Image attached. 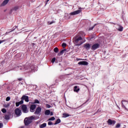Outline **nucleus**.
I'll use <instances>...</instances> for the list:
<instances>
[{"instance_id": "f257e3e1", "label": "nucleus", "mask_w": 128, "mask_h": 128, "mask_svg": "<svg viewBox=\"0 0 128 128\" xmlns=\"http://www.w3.org/2000/svg\"><path fill=\"white\" fill-rule=\"evenodd\" d=\"M26 70V72H36L38 70L36 67L34 66L30 67V65L26 64L24 66H17L15 68V70Z\"/></svg>"}, {"instance_id": "f03ea898", "label": "nucleus", "mask_w": 128, "mask_h": 128, "mask_svg": "<svg viewBox=\"0 0 128 128\" xmlns=\"http://www.w3.org/2000/svg\"><path fill=\"white\" fill-rule=\"evenodd\" d=\"M38 116H32L29 118H26L24 120V123L25 126H28L31 122H32L34 120H38Z\"/></svg>"}, {"instance_id": "7ed1b4c3", "label": "nucleus", "mask_w": 128, "mask_h": 128, "mask_svg": "<svg viewBox=\"0 0 128 128\" xmlns=\"http://www.w3.org/2000/svg\"><path fill=\"white\" fill-rule=\"evenodd\" d=\"M74 44L76 46H81V44H84V42H82V37L76 38Z\"/></svg>"}, {"instance_id": "20e7f679", "label": "nucleus", "mask_w": 128, "mask_h": 128, "mask_svg": "<svg viewBox=\"0 0 128 128\" xmlns=\"http://www.w3.org/2000/svg\"><path fill=\"white\" fill-rule=\"evenodd\" d=\"M82 8H79V10L72 12L71 13H70V16H76V14H80V12H82Z\"/></svg>"}, {"instance_id": "39448f33", "label": "nucleus", "mask_w": 128, "mask_h": 128, "mask_svg": "<svg viewBox=\"0 0 128 128\" xmlns=\"http://www.w3.org/2000/svg\"><path fill=\"white\" fill-rule=\"evenodd\" d=\"M22 110L24 114H28V107L26 106V105L23 104L22 106Z\"/></svg>"}, {"instance_id": "423d86ee", "label": "nucleus", "mask_w": 128, "mask_h": 128, "mask_svg": "<svg viewBox=\"0 0 128 128\" xmlns=\"http://www.w3.org/2000/svg\"><path fill=\"white\" fill-rule=\"evenodd\" d=\"M98 48H100V44L96 43L92 46L91 50H98Z\"/></svg>"}, {"instance_id": "0eeeda50", "label": "nucleus", "mask_w": 128, "mask_h": 128, "mask_svg": "<svg viewBox=\"0 0 128 128\" xmlns=\"http://www.w3.org/2000/svg\"><path fill=\"white\" fill-rule=\"evenodd\" d=\"M14 113H15V114H16V116H22V110H20V109L18 108H16L15 110Z\"/></svg>"}, {"instance_id": "6e6552de", "label": "nucleus", "mask_w": 128, "mask_h": 128, "mask_svg": "<svg viewBox=\"0 0 128 128\" xmlns=\"http://www.w3.org/2000/svg\"><path fill=\"white\" fill-rule=\"evenodd\" d=\"M41 112H42V108L40 107H38L36 108L34 112V114H40Z\"/></svg>"}, {"instance_id": "1a4fd4ad", "label": "nucleus", "mask_w": 128, "mask_h": 128, "mask_svg": "<svg viewBox=\"0 0 128 128\" xmlns=\"http://www.w3.org/2000/svg\"><path fill=\"white\" fill-rule=\"evenodd\" d=\"M22 100H25L26 102H30V100H28V96H26L25 95H24L22 98Z\"/></svg>"}, {"instance_id": "9d476101", "label": "nucleus", "mask_w": 128, "mask_h": 128, "mask_svg": "<svg viewBox=\"0 0 128 128\" xmlns=\"http://www.w3.org/2000/svg\"><path fill=\"white\" fill-rule=\"evenodd\" d=\"M78 64L81 66H88V62L86 61H81L78 62Z\"/></svg>"}, {"instance_id": "9b49d317", "label": "nucleus", "mask_w": 128, "mask_h": 128, "mask_svg": "<svg viewBox=\"0 0 128 128\" xmlns=\"http://www.w3.org/2000/svg\"><path fill=\"white\" fill-rule=\"evenodd\" d=\"M116 120H112L111 119H108V124L112 126V124H116Z\"/></svg>"}, {"instance_id": "f8f14e48", "label": "nucleus", "mask_w": 128, "mask_h": 128, "mask_svg": "<svg viewBox=\"0 0 128 128\" xmlns=\"http://www.w3.org/2000/svg\"><path fill=\"white\" fill-rule=\"evenodd\" d=\"M36 104L31 105V106L30 107V112H34V110H36Z\"/></svg>"}, {"instance_id": "ddd939ff", "label": "nucleus", "mask_w": 128, "mask_h": 128, "mask_svg": "<svg viewBox=\"0 0 128 128\" xmlns=\"http://www.w3.org/2000/svg\"><path fill=\"white\" fill-rule=\"evenodd\" d=\"M84 46L87 50H88L90 48V44H84Z\"/></svg>"}, {"instance_id": "4468645a", "label": "nucleus", "mask_w": 128, "mask_h": 128, "mask_svg": "<svg viewBox=\"0 0 128 128\" xmlns=\"http://www.w3.org/2000/svg\"><path fill=\"white\" fill-rule=\"evenodd\" d=\"M24 104V100H22L19 102H16V106H20V104Z\"/></svg>"}, {"instance_id": "2eb2a0df", "label": "nucleus", "mask_w": 128, "mask_h": 128, "mask_svg": "<svg viewBox=\"0 0 128 128\" xmlns=\"http://www.w3.org/2000/svg\"><path fill=\"white\" fill-rule=\"evenodd\" d=\"M8 2H10V0H4L1 4L2 6H6V4Z\"/></svg>"}, {"instance_id": "dca6fc26", "label": "nucleus", "mask_w": 128, "mask_h": 128, "mask_svg": "<svg viewBox=\"0 0 128 128\" xmlns=\"http://www.w3.org/2000/svg\"><path fill=\"white\" fill-rule=\"evenodd\" d=\"M18 8H20V7L16 6L12 9L11 12H16V10H18Z\"/></svg>"}, {"instance_id": "f3484780", "label": "nucleus", "mask_w": 128, "mask_h": 128, "mask_svg": "<svg viewBox=\"0 0 128 128\" xmlns=\"http://www.w3.org/2000/svg\"><path fill=\"white\" fill-rule=\"evenodd\" d=\"M74 92H80V88H78V86H75L74 87Z\"/></svg>"}, {"instance_id": "a211bd4d", "label": "nucleus", "mask_w": 128, "mask_h": 128, "mask_svg": "<svg viewBox=\"0 0 128 128\" xmlns=\"http://www.w3.org/2000/svg\"><path fill=\"white\" fill-rule=\"evenodd\" d=\"M122 102H124V104H126V110H128V102L125 100H122Z\"/></svg>"}, {"instance_id": "6ab92c4d", "label": "nucleus", "mask_w": 128, "mask_h": 128, "mask_svg": "<svg viewBox=\"0 0 128 128\" xmlns=\"http://www.w3.org/2000/svg\"><path fill=\"white\" fill-rule=\"evenodd\" d=\"M46 123H44L42 124H40V128H46Z\"/></svg>"}, {"instance_id": "aec40b11", "label": "nucleus", "mask_w": 128, "mask_h": 128, "mask_svg": "<svg viewBox=\"0 0 128 128\" xmlns=\"http://www.w3.org/2000/svg\"><path fill=\"white\" fill-rule=\"evenodd\" d=\"M118 30H119V32H122L123 30H124V28H122V26H118Z\"/></svg>"}, {"instance_id": "412c9836", "label": "nucleus", "mask_w": 128, "mask_h": 128, "mask_svg": "<svg viewBox=\"0 0 128 128\" xmlns=\"http://www.w3.org/2000/svg\"><path fill=\"white\" fill-rule=\"evenodd\" d=\"M66 52V50H62L60 53L58 54V56H62V54H64V52Z\"/></svg>"}, {"instance_id": "4be33fe9", "label": "nucleus", "mask_w": 128, "mask_h": 128, "mask_svg": "<svg viewBox=\"0 0 128 128\" xmlns=\"http://www.w3.org/2000/svg\"><path fill=\"white\" fill-rule=\"evenodd\" d=\"M10 106V102H9L8 104H4V108H8Z\"/></svg>"}, {"instance_id": "5701e85b", "label": "nucleus", "mask_w": 128, "mask_h": 128, "mask_svg": "<svg viewBox=\"0 0 128 128\" xmlns=\"http://www.w3.org/2000/svg\"><path fill=\"white\" fill-rule=\"evenodd\" d=\"M50 114V110H46L45 111V114L46 116H49V114Z\"/></svg>"}, {"instance_id": "b1692460", "label": "nucleus", "mask_w": 128, "mask_h": 128, "mask_svg": "<svg viewBox=\"0 0 128 128\" xmlns=\"http://www.w3.org/2000/svg\"><path fill=\"white\" fill-rule=\"evenodd\" d=\"M68 116H70V114H63V118H68Z\"/></svg>"}, {"instance_id": "393cba45", "label": "nucleus", "mask_w": 128, "mask_h": 128, "mask_svg": "<svg viewBox=\"0 0 128 128\" xmlns=\"http://www.w3.org/2000/svg\"><path fill=\"white\" fill-rule=\"evenodd\" d=\"M60 119L58 118L56 120L54 124H60Z\"/></svg>"}, {"instance_id": "a878e982", "label": "nucleus", "mask_w": 128, "mask_h": 128, "mask_svg": "<svg viewBox=\"0 0 128 128\" xmlns=\"http://www.w3.org/2000/svg\"><path fill=\"white\" fill-rule=\"evenodd\" d=\"M122 108H125V110H126V106H124V102H122Z\"/></svg>"}, {"instance_id": "bb28decb", "label": "nucleus", "mask_w": 128, "mask_h": 128, "mask_svg": "<svg viewBox=\"0 0 128 128\" xmlns=\"http://www.w3.org/2000/svg\"><path fill=\"white\" fill-rule=\"evenodd\" d=\"M33 104H40V101L38 100L37 99H36L34 100V102H33Z\"/></svg>"}, {"instance_id": "cd10ccee", "label": "nucleus", "mask_w": 128, "mask_h": 128, "mask_svg": "<svg viewBox=\"0 0 128 128\" xmlns=\"http://www.w3.org/2000/svg\"><path fill=\"white\" fill-rule=\"evenodd\" d=\"M54 52H58V48H54Z\"/></svg>"}, {"instance_id": "c85d7f7f", "label": "nucleus", "mask_w": 128, "mask_h": 128, "mask_svg": "<svg viewBox=\"0 0 128 128\" xmlns=\"http://www.w3.org/2000/svg\"><path fill=\"white\" fill-rule=\"evenodd\" d=\"M2 112L3 114H6V108H2Z\"/></svg>"}, {"instance_id": "c756f323", "label": "nucleus", "mask_w": 128, "mask_h": 128, "mask_svg": "<svg viewBox=\"0 0 128 128\" xmlns=\"http://www.w3.org/2000/svg\"><path fill=\"white\" fill-rule=\"evenodd\" d=\"M4 118L5 120H10V116H8V115H6L4 116Z\"/></svg>"}, {"instance_id": "7c9ffc66", "label": "nucleus", "mask_w": 128, "mask_h": 128, "mask_svg": "<svg viewBox=\"0 0 128 128\" xmlns=\"http://www.w3.org/2000/svg\"><path fill=\"white\" fill-rule=\"evenodd\" d=\"M10 97L8 96L6 98V102H10Z\"/></svg>"}, {"instance_id": "2f4dec72", "label": "nucleus", "mask_w": 128, "mask_h": 128, "mask_svg": "<svg viewBox=\"0 0 128 128\" xmlns=\"http://www.w3.org/2000/svg\"><path fill=\"white\" fill-rule=\"evenodd\" d=\"M56 120V118L54 117H52L51 118L48 119V120Z\"/></svg>"}, {"instance_id": "473e14b6", "label": "nucleus", "mask_w": 128, "mask_h": 128, "mask_svg": "<svg viewBox=\"0 0 128 128\" xmlns=\"http://www.w3.org/2000/svg\"><path fill=\"white\" fill-rule=\"evenodd\" d=\"M116 128H120V123L117 124Z\"/></svg>"}, {"instance_id": "72a5a7b5", "label": "nucleus", "mask_w": 128, "mask_h": 128, "mask_svg": "<svg viewBox=\"0 0 128 128\" xmlns=\"http://www.w3.org/2000/svg\"><path fill=\"white\" fill-rule=\"evenodd\" d=\"M62 46L63 48H64L65 46H66V43H63V44H62Z\"/></svg>"}, {"instance_id": "f704fd0d", "label": "nucleus", "mask_w": 128, "mask_h": 128, "mask_svg": "<svg viewBox=\"0 0 128 128\" xmlns=\"http://www.w3.org/2000/svg\"><path fill=\"white\" fill-rule=\"evenodd\" d=\"M52 62L54 64V62H56V58H54L52 59Z\"/></svg>"}, {"instance_id": "c9c22d12", "label": "nucleus", "mask_w": 128, "mask_h": 128, "mask_svg": "<svg viewBox=\"0 0 128 128\" xmlns=\"http://www.w3.org/2000/svg\"><path fill=\"white\" fill-rule=\"evenodd\" d=\"M52 122H48V126H52Z\"/></svg>"}, {"instance_id": "e433bc0d", "label": "nucleus", "mask_w": 128, "mask_h": 128, "mask_svg": "<svg viewBox=\"0 0 128 128\" xmlns=\"http://www.w3.org/2000/svg\"><path fill=\"white\" fill-rule=\"evenodd\" d=\"M6 42V40H0V44H2V42Z\"/></svg>"}, {"instance_id": "4c0bfd02", "label": "nucleus", "mask_w": 128, "mask_h": 128, "mask_svg": "<svg viewBox=\"0 0 128 128\" xmlns=\"http://www.w3.org/2000/svg\"><path fill=\"white\" fill-rule=\"evenodd\" d=\"M94 26L90 28H89V30H94Z\"/></svg>"}, {"instance_id": "58836bf2", "label": "nucleus", "mask_w": 128, "mask_h": 128, "mask_svg": "<svg viewBox=\"0 0 128 128\" xmlns=\"http://www.w3.org/2000/svg\"><path fill=\"white\" fill-rule=\"evenodd\" d=\"M46 108H50V105L48 104H46Z\"/></svg>"}, {"instance_id": "ea45409f", "label": "nucleus", "mask_w": 128, "mask_h": 128, "mask_svg": "<svg viewBox=\"0 0 128 128\" xmlns=\"http://www.w3.org/2000/svg\"><path fill=\"white\" fill-rule=\"evenodd\" d=\"M4 126V124L2 123H0V128H2Z\"/></svg>"}, {"instance_id": "a19ab883", "label": "nucleus", "mask_w": 128, "mask_h": 128, "mask_svg": "<svg viewBox=\"0 0 128 128\" xmlns=\"http://www.w3.org/2000/svg\"><path fill=\"white\" fill-rule=\"evenodd\" d=\"M54 24V21H52L49 23V24Z\"/></svg>"}, {"instance_id": "79ce46f5", "label": "nucleus", "mask_w": 128, "mask_h": 128, "mask_svg": "<svg viewBox=\"0 0 128 128\" xmlns=\"http://www.w3.org/2000/svg\"><path fill=\"white\" fill-rule=\"evenodd\" d=\"M16 26L14 27L13 30H11L10 32H13V30H16Z\"/></svg>"}, {"instance_id": "37998d69", "label": "nucleus", "mask_w": 128, "mask_h": 128, "mask_svg": "<svg viewBox=\"0 0 128 128\" xmlns=\"http://www.w3.org/2000/svg\"><path fill=\"white\" fill-rule=\"evenodd\" d=\"M50 116H54V113L52 112H50Z\"/></svg>"}, {"instance_id": "c03bdc74", "label": "nucleus", "mask_w": 128, "mask_h": 128, "mask_svg": "<svg viewBox=\"0 0 128 128\" xmlns=\"http://www.w3.org/2000/svg\"><path fill=\"white\" fill-rule=\"evenodd\" d=\"M16 103V102L14 101L13 102V106H12V107L14 106V104Z\"/></svg>"}, {"instance_id": "a18cd8bd", "label": "nucleus", "mask_w": 128, "mask_h": 128, "mask_svg": "<svg viewBox=\"0 0 128 128\" xmlns=\"http://www.w3.org/2000/svg\"><path fill=\"white\" fill-rule=\"evenodd\" d=\"M73 108L74 110H76V108Z\"/></svg>"}, {"instance_id": "49530a36", "label": "nucleus", "mask_w": 128, "mask_h": 128, "mask_svg": "<svg viewBox=\"0 0 128 128\" xmlns=\"http://www.w3.org/2000/svg\"><path fill=\"white\" fill-rule=\"evenodd\" d=\"M50 2V0H47V2Z\"/></svg>"}, {"instance_id": "de8ad7c7", "label": "nucleus", "mask_w": 128, "mask_h": 128, "mask_svg": "<svg viewBox=\"0 0 128 128\" xmlns=\"http://www.w3.org/2000/svg\"><path fill=\"white\" fill-rule=\"evenodd\" d=\"M19 80H22V79H19Z\"/></svg>"}, {"instance_id": "09e8293b", "label": "nucleus", "mask_w": 128, "mask_h": 128, "mask_svg": "<svg viewBox=\"0 0 128 128\" xmlns=\"http://www.w3.org/2000/svg\"><path fill=\"white\" fill-rule=\"evenodd\" d=\"M92 128L90 127V128Z\"/></svg>"}]
</instances>
